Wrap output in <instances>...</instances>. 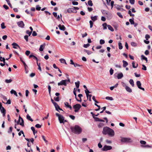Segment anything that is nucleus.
<instances>
[{"instance_id": "nucleus-1", "label": "nucleus", "mask_w": 152, "mask_h": 152, "mask_svg": "<svg viewBox=\"0 0 152 152\" xmlns=\"http://www.w3.org/2000/svg\"><path fill=\"white\" fill-rule=\"evenodd\" d=\"M102 133L104 134H108L109 136L111 137H113L115 135L114 131L107 126L104 127Z\"/></svg>"}, {"instance_id": "nucleus-2", "label": "nucleus", "mask_w": 152, "mask_h": 152, "mask_svg": "<svg viewBox=\"0 0 152 152\" xmlns=\"http://www.w3.org/2000/svg\"><path fill=\"white\" fill-rule=\"evenodd\" d=\"M71 129L72 132L77 134H79L82 132V129L79 126L76 125L74 127H71Z\"/></svg>"}, {"instance_id": "nucleus-3", "label": "nucleus", "mask_w": 152, "mask_h": 152, "mask_svg": "<svg viewBox=\"0 0 152 152\" xmlns=\"http://www.w3.org/2000/svg\"><path fill=\"white\" fill-rule=\"evenodd\" d=\"M121 141L124 143H130L132 142L131 138L129 137H121Z\"/></svg>"}, {"instance_id": "nucleus-4", "label": "nucleus", "mask_w": 152, "mask_h": 152, "mask_svg": "<svg viewBox=\"0 0 152 152\" xmlns=\"http://www.w3.org/2000/svg\"><path fill=\"white\" fill-rule=\"evenodd\" d=\"M56 115L58 117V119L61 124L64 123V117L63 116L58 114L57 113H56Z\"/></svg>"}, {"instance_id": "nucleus-5", "label": "nucleus", "mask_w": 152, "mask_h": 152, "mask_svg": "<svg viewBox=\"0 0 152 152\" xmlns=\"http://www.w3.org/2000/svg\"><path fill=\"white\" fill-rule=\"evenodd\" d=\"M81 107V105L78 104H77L73 105V107L75 109L74 111L75 112H78L80 110Z\"/></svg>"}, {"instance_id": "nucleus-6", "label": "nucleus", "mask_w": 152, "mask_h": 152, "mask_svg": "<svg viewBox=\"0 0 152 152\" xmlns=\"http://www.w3.org/2000/svg\"><path fill=\"white\" fill-rule=\"evenodd\" d=\"M112 149V146L107 145H105L102 148V150L104 151H107Z\"/></svg>"}, {"instance_id": "nucleus-7", "label": "nucleus", "mask_w": 152, "mask_h": 152, "mask_svg": "<svg viewBox=\"0 0 152 152\" xmlns=\"http://www.w3.org/2000/svg\"><path fill=\"white\" fill-rule=\"evenodd\" d=\"M21 120V123H20L19 124L20 125L22 126H23L24 125V121H23V119L21 117H20V116H19L18 120V121H17V124H19V122L20 121V120Z\"/></svg>"}, {"instance_id": "nucleus-8", "label": "nucleus", "mask_w": 152, "mask_h": 152, "mask_svg": "<svg viewBox=\"0 0 152 152\" xmlns=\"http://www.w3.org/2000/svg\"><path fill=\"white\" fill-rule=\"evenodd\" d=\"M137 85L138 87L140 89L142 90L143 91H145V89L144 88H142L141 87V84L140 81H137L136 82Z\"/></svg>"}, {"instance_id": "nucleus-9", "label": "nucleus", "mask_w": 152, "mask_h": 152, "mask_svg": "<svg viewBox=\"0 0 152 152\" xmlns=\"http://www.w3.org/2000/svg\"><path fill=\"white\" fill-rule=\"evenodd\" d=\"M18 26L22 28H23L24 27L25 25L24 23L22 21H21L19 22H18L17 23Z\"/></svg>"}, {"instance_id": "nucleus-10", "label": "nucleus", "mask_w": 152, "mask_h": 152, "mask_svg": "<svg viewBox=\"0 0 152 152\" xmlns=\"http://www.w3.org/2000/svg\"><path fill=\"white\" fill-rule=\"evenodd\" d=\"M58 84L59 86L63 85L66 86L67 85V83H66V81L65 80H62L60 82L58 83Z\"/></svg>"}, {"instance_id": "nucleus-11", "label": "nucleus", "mask_w": 152, "mask_h": 152, "mask_svg": "<svg viewBox=\"0 0 152 152\" xmlns=\"http://www.w3.org/2000/svg\"><path fill=\"white\" fill-rule=\"evenodd\" d=\"M58 27L59 29L61 30L65 31L66 30V28L64 25H61V24H59Z\"/></svg>"}, {"instance_id": "nucleus-12", "label": "nucleus", "mask_w": 152, "mask_h": 152, "mask_svg": "<svg viewBox=\"0 0 152 152\" xmlns=\"http://www.w3.org/2000/svg\"><path fill=\"white\" fill-rule=\"evenodd\" d=\"M93 118L96 121H100L103 122H104V120L95 117L94 116H93Z\"/></svg>"}, {"instance_id": "nucleus-13", "label": "nucleus", "mask_w": 152, "mask_h": 152, "mask_svg": "<svg viewBox=\"0 0 152 152\" xmlns=\"http://www.w3.org/2000/svg\"><path fill=\"white\" fill-rule=\"evenodd\" d=\"M12 45L13 46V48L15 49H17V48L18 47L19 48H20V47L16 43H13L12 44Z\"/></svg>"}, {"instance_id": "nucleus-14", "label": "nucleus", "mask_w": 152, "mask_h": 152, "mask_svg": "<svg viewBox=\"0 0 152 152\" xmlns=\"http://www.w3.org/2000/svg\"><path fill=\"white\" fill-rule=\"evenodd\" d=\"M45 44H44L43 45H41L40 46V48L39 49V51H43L44 48H45Z\"/></svg>"}, {"instance_id": "nucleus-15", "label": "nucleus", "mask_w": 152, "mask_h": 152, "mask_svg": "<svg viewBox=\"0 0 152 152\" xmlns=\"http://www.w3.org/2000/svg\"><path fill=\"white\" fill-rule=\"evenodd\" d=\"M74 9L73 8H69L67 9V12L68 13H70L71 12H74Z\"/></svg>"}, {"instance_id": "nucleus-16", "label": "nucleus", "mask_w": 152, "mask_h": 152, "mask_svg": "<svg viewBox=\"0 0 152 152\" xmlns=\"http://www.w3.org/2000/svg\"><path fill=\"white\" fill-rule=\"evenodd\" d=\"M123 77V75L122 73L121 72L118 74L117 78L118 79H120Z\"/></svg>"}, {"instance_id": "nucleus-17", "label": "nucleus", "mask_w": 152, "mask_h": 152, "mask_svg": "<svg viewBox=\"0 0 152 152\" xmlns=\"http://www.w3.org/2000/svg\"><path fill=\"white\" fill-rule=\"evenodd\" d=\"M123 64V66L124 67H126L128 65V63L127 62L124 60H123L122 61Z\"/></svg>"}, {"instance_id": "nucleus-18", "label": "nucleus", "mask_w": 152, "mask_h": 152, "mask_svg": "<svg viewBox=\"0 0 152 152\" xmlns=\"http://www.w3.org/2000/svg\"><path fill=\"white\" fill-rule=\"evenodd\" d=\"M125 89L129 93L132 92V90L129 87L127 86V87H126Z\"/></svg>"}, {"instance_id": "nucleus-19", "label": "nucleus", "mask_w": 152, "mask_h": 152, "mask_svg": "<svg viewBox=\"0 0 152 152\" xmlns=\"http://www.w3.org/2000/svg\"><path fill=\"white\" fill-rule=\"evenodd\" d=\"M1 112L3 114V116H4L6 114V110L4 108V107H2V110H1Z\"/></svg>"}, {"instance_id": "nucleus-20", "label": "nucleus", "mask_w": 152, "mask_h": 152, "mask_svg": "<svg viewBox=\"0 0 152 152\" xmlns=\"http://www.w3.org/2000/svg\"><path fill=\"white\" fill-rule=\"evenodd\" d=\"M97 16H95L94 17L91 16V18L92 21H95L97 20Z\"/></svg>"}, {"instance_id": "nucleus-21", "label": "nucleus", "mask_w": 152, "mask_h": 152, "mask_svg": "<svg viewBox=\"0 0 152 152\" xmlns=\"http://www.w3.org/2000/svg\"><path fill=\"white\" fill-rule=\"evenodd\" d=\"M26 118L28 120L30 121L31 122L33 121V120L31 118L30 116L28 114L26 115Z\"/></svg>"}, {"instance_id": "nucleus-22", "label": "nucleus", "mask_w": 152, "mask_h": 152, "mask_svg": "<svg viewBox=\"0 0 152 152\" xmlns=\"http://www.w3.org/2000/svg\"><path fill=\"white\" fill-rule=\"evenodd\" d=\"M102 26L103 27L104 30H105L107 29V27L108 25L106 23H103Z\"/></svg>"}, {"instance_id": "nucleus-23", "label": "nucleus", "mask_w": 152, "mask_h": 152, "mask_svg": "<svg viewBox=\"0 0 152 152\" xmlns=\"http://www.w3.org/2000/svg\"><path fill=\"white\" fill-rule=\"evenodd\" d=\"M31 129L32 131L34 134L35 135V133H36L37 132V131L35 130L34 127L33 126H32L31 127Z\"/></svg>"}, {"instance_id": "nucleus-24", "label": "nucleus", "mask_w": 152, "mask_h": 152, "mask_svg": "<svg viewBox=\"0 0 152 152\" xmlns=\"http://www.w3.org/2000/svg\"><path fill=\"white\" fill-rule=\"evenodd\" d=\"M107 27L108 28V29L110 30L111 31H114V29L110 25H108L107 26Z\"/></svg>"}, {"instance_id": "nucleus-25", "label": "nucleus", "mask_w": 152, "mask_h": 152, "mask_svg": "<svg viewBox=\"0 0 152 152\" xmlns=\"http://www.w3.org/2000/svg\"><path fill=\"white\" fill-rule=\"evenodd\" d=\"M129 83L132 87L134 86V82L132 79H130L129 81Z\"/></svg>"}, {"instance_id": "nucleus-26", "label": "nucleus", "mask_w": 152, "mask_h": 152, "mask_svg": "<svg viewBox=\"0 0 152 152\" xmlns=\"http://www.w3.org/2000/svg\"><path fill=\"white\" fill-rule=\"evenodd\" d=\"M10 93L11 94H14L16 96H18V95H17L16 92L15 91L13 90H12L10 91Z\"/></svg>"}, {"instance_id": "nucleus-27", "label": "nucleus", "mask_w": 152, "mask_h": 152, "mask_svg": "<svg viewBox=\"0 0 152 152\" xmlns=\"http://www.w3.org/2000/svg\"><path fill=\"white\" fill-rule=\"evenodd\" d=\"M118 45L119 49L120 50L122 49L123 48V46L122 45L121 43L120 42H118Z\"/></svg>"}, {"instance_id": "nucleus-28", "label": "nucleus", "mask_w": 152, "mask_h": 152, "mask_svg": "<svg viewBox=\"0 0 152 152\" xmlns=\"http://www.w3.org/2000/svg\"><path fill=\"white\" fill-rule=\"evenodd\" d=\"M88 4L90 6H92L93 5V4L92 3V1L91 0H89L88 1Z\"/></svg>"}, {"instance_id": "nucleus-29", "label": "nucleus", "mask_w": 152, "mask_h": 152, "mask_svg": "<svg viewBox=\"0 0 152 152\" xmlns=\"http://www.w3.org/2000/svg\"><path fill=\"white\" fill-rule=\"evenodd\" d=\"M80 83V82L79 81H78L77 82H75V85L77 88H78L79 87Z\"/></svg>"}, {"instance_id": "nucleus-30", "label": "nucleus", "mask_w": 152, "mask_h": 152, "mask_svg": "<svg viewBox=\"0 0 152 152\" xmlns=\"http://www.w3.org/2000/svg\"><path fill=\"white\" fill-rule=\"evenodd\" d=\"M129 21L130 22L131 24L133 25L134 24V18H132V19H130L129 20Z\"/></svg>"}, {"instance_id": "nucleus-31", "label": "nucleus", "mask_w": 152, "mask_h": 152, "mask_svg": "<svg viewBox=\"0 0 152 152\" xmlns=\"http://www.w3.org/2000/svg\"><path fill=\"white\" fill-rule=\"evenodd\" d=\"M132 66L134 68H137V67L138 66V64H136V66H135V62H134V61H133L132 62Z\"/></svg>"}, {"instance_id": "nucleus-32", "label": "nucleus", "mask_w": 152, "mask_h": 152, "mask_svg": "<svg viewBox=\"0 0 152 152\" xmlns=\"http://www.w3.org/2000/svg\"><path fill=\"white\" fill-rule=\"evenodd\" d=\"M105 99L108 100L112 101L113 100V98L112 97L107 96L106 97Z\"/></svg>"}, {"instance_id": "nucleus-33", "label": "nucleus", "mask_w": 152, "mask_h": 152, "mask_svg": "<svg viewBox=\"0 0 152 152\" xmlns=\"http://www.w3.org/2000/svg\"><path fill=\"white\" fill-rule=\"evenodd\" d=\"M131 45L133 47H136V46H137V43H136L134 42H131Z\"/></svg>"}, {"instance_id": "nucleus-34", "label": "nucleus", "mask_w": 152, "mask_h": 152, "mask_svg": "<svg viewBox=\"0 0 152 152\" xmlns=\"http://www.w3.org/2000/svg\"><path fill=\"white\" fill-rule=\"evenodd\" d=\"M5 82L7 83H11L12 81V80L10 79L9 80L6 79L5 80Z\"/></svg>"}, {"instance_id": "nucleus-35", "label": "nucleus", "mask_w": 152, "mask_h": 152, "mask_svg": "<svg viewBox=\"0 0 152 152\" xmlns=\"http://www.w3.org/2000/svg\"><path fill=\"white\" fill-rule=\"evenodd\" d=\"M54 103V104L53 105L55 107L56 110L57 111H59L57 109V107H58L59 105L56 102L55 103Z\"/></svg>"}, {"instance_id": "nucleus-36", "label": "nucleus", "mask_w": 152, "mask_h": 152, "mask_svg": "<svg viewBox=\"0 0 152 152\" xmlns=\"http://www.w3.org/2000/svg\"><path fill=\"white\" fill-rule=\"evenodd\" d=\"M37 64L38 66V69L40 71H41V69L40 66V64L38 63V62H37Z\"/></svg>"}, {"instance_id": "nucleus-37", "label": "nucleus", "mask_w": 152, "mask_h": 152, "mask_svg": "<svg viewBox=\"0 0 152 152\" xmlns=\"http://www.w3.org/2000/svg\"><path fill=\"white\" fill-rule=\"evenodd\" d=\"M1 28L2 29H4L6 28V26L4 25V23L3 22L1 24Z\"/></svg>"}, {"instance_id": "nucleus-38", "label": "nucleus", "mask_w": 152, "mask_h": 152, "mask_svg": "<svg viewBox=\"0 0 152 152\" xmlns=\"http://www.w3.org/2000/svg\"><path fill=\"white\" fill-rule=\"evenodd\" d=\"M85 93L86 94L87 96H88V95H89L88 94L89 93H90V91L88 90L87 89H86V90H85Z\"/></svg>"}, {"instance_id": "nucleus-39", "label": "nucleus", "mask_w": 152, "mask_h": 152, "mask_svg": "<svg viewBox=\"0 0 152 152\" xmlns=\"http://www.w3.org/2000/svg\"><path fill=\"white\" fill-rule=\"evenodd\" d=\"M100 44L101 45L105 43V41L104 40L102 39H101L100 40Z\"/></svg>"}, {"instance_id": "nucleus-40", "label": "nucleus", "mask_w": 152, "mask_h": 152, "mask_svg": "<svg viewBox=\"0 0 152 152\" xmlns=\"http://www.w3.org/2000/svg\"><path fill=\"white\" fill-rule=\"evenodd\" d=\"M26 33L28 35V36H30L32 32L31 31H29V30H27L26 31Z\"/></svg>"}, {"instance_id": "nucleus-41", "label": "nucleus", "mask_w": 152, "mask_h": 152, "mask_svg": "<svg viewBox=\"0 0 152 152\" xmlns=\"http://www.w3.org/2000/svg\"><path fill=\"white\" fill-rule=\"evenodd\" d=\"M60 62L62 63H64L65 62V60L63 58H61L59 60Z\"/></svg>"}, {"instance_id": "nucleus-42", "label": "nucleus", "mask_w": 152, "mask_h": 152, "mask_svg": "<svg viewBox=\"0 0 152 152\" xmlns=\"http://www.w3.org/2000/svg\"><path fill=\"white\" fill-rule=\"evenodd\" d=\"M75 67H81L82 66V65H79L77 63H75L74 65Z\"/></svg>"}, {"instance_id": "nucleus-43", "label": "nucleus", "mask_w": 152, "mask_h": 152, "mask_svg": "<svg viewBox=\"0 0 152 152\" xmlns=\"http://www.w3.org/2000/svg\"><path fill=\"white\" fill-rule=\"evenodd\" d=\"M89 23L90 24V28H92L93 26V23L92 21L90 20L89 21Z\"/></svg>"}, {"instance_id": "nucleus-44", "label": "nucleus", "mask_w": 152, "mask_h": 152, "mask_svg": "<svg viewBox=\"0 0 152 152\" xmlns=\"http://www.w3.org/2000/svg\"><path fill=\"white\" fill-rule=\"evenodd\" d=\"M104 124L103 123H100L98 125V126L99 128L102 127L103 126Z\"/></svg>"}, {"instance_id": "nucleus-45", "label": "nucleus", "mask_w": 152, "mask_h": 152, "mask_svg": "<svg viewBox=\"0 0 152 152\" xmlns=\"http://www.w3.org/2000/svg\"><path fill=\"white\" fill-rule=\"evenodd\" d=\"M41 7L39 5H37L36 6V9L37 10L39 11L40 10Z\"/></svg>"}, {"instance_id": "nucleus-46", "label": "nucleus", "mask_w": 152, "mask_h": 152, "mask_svg": "<svg viewBox=\"0 0 152 152\" xmlns=\"http://www.w3.org/2000/svg\"><path fill=\"white\" fill-rule=\"evenodd\" d=\"M54 99L55 101L57 102H58L59 101V97L58 96L57 97H54Z\"/></svg>"}, {"instance_id": "nucleus-47", "label": "nucleus", "mask_w": 152, "mask_h": 152, "mask_svg": "<svg viewBox=\"0 0 152 152\" xmlns=\"http://www.w3.org/2000/svg\"><path fill=\"white\" fill-rule=\"evenodd\" d=\"M128 14L130 15L131 16L134 17V14L132 13L131 12L130 10H129L128 11Z\"/></svg>"}, {"instance_id": "nucleus-48", "label": "nucleus", "mask_w": 152, "mask_h": 152, "mask_svg": "<svg viewBox=\"0 0 152 152\" xmlns=\"http://www.w3.org/2000/svg\"><path fill=\"white\" fill-rule=\"evenodd\" d=\"M48 91H49V94H50V96L51 88L50 86V85H48Z\"/></svg>"}, {"instance_id": "nucleus-49", "label": "nucleus", "mask_w": 152, "mask_h": 152, "mask_svg": "<svg viewBox=\"0 0 152 152\" xmlns=\"http://www.w3.org/2000/svg\"><path fill=\"white\" fill-rule=\"evenodd\" d=\"M92 96V95L91 94H89V95H88V96H87V99L88 98H89V101H91V97Z\"/></svg>"}, {"instance_id": "nucleus-50", "label": "nucleus", "mask_w": 152, "mask_h": 152, "mask_svg": "<svg viewBox=\"0 0 152 152\" xmlns=\"http://www.w3.org/2000/svg\"><path fill=\"white\" fill-rule=\"evenodd\" d=\"M150 38V36L148 34H147L145 36V38L146 40H148V39H149Z\"/></svg>"}, {"instance_id": "nucleus-51", "label": "nucleus", "mask_w": 152, "mask_h": 152, "mask_svg": "<svg viewBox=\"0 0 152 152\" xmlns=\"http://www.w3.org/2000/svg\"><path fill=\"white\" fill-rule=\"evenodd\" d=\"M110 75H112L113 73V70L112 68H111L110 70Z\"/></svg>"}, {"instance_id": "nucleus-52", "label": "nucleus", "mask_w": 152, "mask_h": 152, "mask_svg": "<svg viewBox=\"0 0 152 152\" xmlns=\"http://www.w3.org/2000/svg\"><path fill=\"white\" fill-rule=\"evenodd\" d=\"M142 69L143 70H147V68L146 66L144 64L142 65Z\"/></svg>"}, {"instance_id": "nucleus-53", "label": "nucleus", "mask_w": 152, "mask_h": 152, "mask_svg": "<svg viewBox=\"0 0 152 152\" xmlns=\"http://www.w3.org/2000/svg\"><path fill=\"white\" fill-rule=\"evenodd\" d=\"M24 38L26 40V42L28 41V35H25L24 37Z\"/></svg>"}, {"instance_id": "nucleus-54", "label": "nucleus", "mask_w": 152, "mask_h": 152, "mask_svg": "<svg viewBox=\"0 0 152 152\" xmlns=\"http://www.w3.org/2000/svg\"><path fill=\"white\" fill-rule=\"evenodd\" d=\"M42 138L43 139V140L45 142V143H47L48 142V141L47 140L45 139V136L44 135H42Z\"/></svg>"}, {"instance_id": "nucleus-55", "label": "nucleus", "mask_w": 152, "mask_h": 152, "mask_svg": "<svg viewBox=\"0 0 152 152\" xmlns=\"http://www.w3.org/2000/svg\"><path fill=\"white\" fill-rule=\"evenodd\" d=\"M35 126L36 128H39L41 127V125H40L39 124H37L35 125Z\"/></svg>"}, {"instance_id": "nucleus-56", "label": "nucleus", "mask_w": 152, "mask_h": 152, "mask_svg": "<svg viewBox=\"0 0 152 152\" xmlns=\"http://www.w3.org/2000/svg\"><path fill=\"white\" fill-rule=\"evenodd\" d=\"M117 15L121 18H123V16L121 14V13L118 12L117 13Z\"/></svg>"}, {"instance_id": "nucleus-57", "label": "nucleus", "mask_w": 152, "mask_h": 152, "mask_svg": "<svg viewBox=\"0 0 152 152\" xmlns=\"http://www.w3.org/2000/svg\"><path fill=\"white\" fill-rule=\"evenodd\" d=\"M30 53V52L28 50H26L25 52V54L26 55L28 56Z\"/></svg>"}, {"instance_id": "nucleus-58", "label": "nucleus", "mask_w": 152, "mask_h": 152, "mask_svg": "<svg viewBox=\"0 0 152 152\" xmlns=\"http://www.w3.org/2000/svg\"><path fill=\"white\" fill-rule=\"evenodd\" d=\"M140 143L141 144L143 145H145L146 144V142L143 140H141L140 141Z\"/></svg>"}, {"instance_id": "nucleus-59", "label": "nucleus", "mask_w": 152, "mask_h": 152, "mask_svg": "<svg viewBox=\"0 0 152 152\" xmlns=\"http://www.w3.org/2000/svg\"><path fill=\"white\" fill-rule=\"evenodd\" d=\"M134 0H129V2L132 4H134Z\"/></svg>"}, {"instance_id": "nucleus-60", "label": "nucleus", "mask_w": 152, "mask_h": 152, "mask_svg": "<svg viewBox=\"0 0 152 152\" xmlns=\"http://www.w3.org/2000/svg\"><path fill=\"white\" fill-rule=\"evenodd\" d=\"M69 117L73 120H74L75 119V117L73 115H69Z\"/></svg>"}, {"instance_id": "nucleus-61", "label": "nucleus", "mask_w": 152, "mask_h": 152, "mask_svg": "<svg viewBox=\"0 0 152 152\" xmlns=\"http://www.w3.org/2000/svg\"><path fill=\"white\" fill-rule=\"evenodd\" d=\"M37 33L35 31H33L32 34V35L33 36H35L37 35Z\"/></svg>"}, {"instance_id": "nucleus-62", "label": "nucleus", "mask_w": 152, "mask_h": 152, "mask_svg": "<svg viewBox=\"0 0 152 152\" xmlns=\"http://www.w3.org/2000/svg\"><path fill=\"white\" fill-rule=\"evenodd\" d=\"M90 44H84L83 45V47L85 48H87L88 47L90 46Z\"/></svg>"}, {"instance_id": "nucleus-63", "label": "nucleus", "mask_w": 152, "mask_h": 152, "mask_svg": "<svg viewBox=\"0 0 152 152\" xmlns=\"http://www.w3.org/2000/svg\"><path fill=\"white\" fill-rule=\"evenodd\" d=\"M3 7L6 10H8L9 9V7L7 5L4 4L3 6Z\"/></svg>"}, {"instance_id": "nucleus-64", "label": "nucleus", "mask_w": 152, "mask_h": 152, "mask_svg": "<svg viewBox=\"0 0 152 152\" xmlns=\"http://www.w3.org/2000/svg\"><path fill=\"white\" fill-rule=\"evenodd\" d=\"M51 4L52 5L54 6H55L56 4V3L54 2L53 1H51Z\"/></svg>"}]
</instances>
